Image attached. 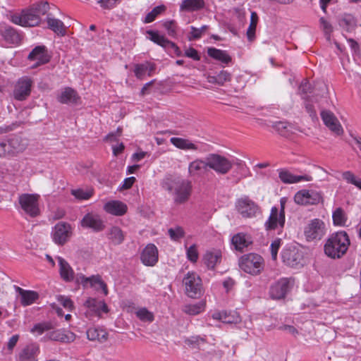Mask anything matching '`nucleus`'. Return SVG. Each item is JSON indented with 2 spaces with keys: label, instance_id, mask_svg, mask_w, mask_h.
I'll return each instance as SVG.
<instances>
[{
  "label": "nucleus",
  "instance_id": "nucleus-1",
  "mask_svg": "<svg viewBox=\"0 0 361 361\" xmlns=\"http://www.w3.org/2000/svg\"><path fill=\"white\" fill-rule=\"evenodd\" d=\"M161 188L172 196L175 204L187 202L192 194V182L180 176L168 174L160 182Z\"/></svg>",
  "mask_w": 361,
  "mask_h": 361
},
{
  "label": "nucleus",
  "instance_id": "nucleus-2",
  "mask_svg": "<svg viewBox=\"0 0 361 361\" xmlns=\"http://www.w3.org/2000/svg\"><path fill=\"white\" fill-rule=\"evenodd\" d=\"M350 239L346 232L339 231L332 234L324 245L325 254L332 258H341L348 250Z\"/></svg>",
  "mask_w": 361,
  "mask_h": 361
},
{
  "label": "nucleus",
  "instance_id": "nucleus-3",
  "mask_svg": "<svg viewBox=\"0 0 361 361\" xmlns=\"http://www.w3.org/2000/svg\"><path fill=\"white\" fill-rule=\"evenodd\" d=\"M240 269L252 276L260 274L264 269V260L259 255L249 253L243 255L238 260Z\"/></svg>",
  "mask_w": 361,
  "mask_h": 361
},
{
  "label": "nucleus",
  "instance_id": "nucleus-4",
  "mask_svg": "<svg viewBox=\"0 0 361 361\" xmlns=\"http://www.w3.org/2000/svg\"><path fill=\"white\" fill-rule=\"evenodd\" d=\"M185 294L191 298H198L204 293L202 280L194 271H189L183 279Z\"/></svg>",
  "mask_w": 361,
  "mask_h": 361
},
{
  "label": "nucleus",
  "instance_id": "nucleus-5",
  "mask_svg": "<svg viewBox=\"0 0 361 361\" xmlns=\"http://www.w3.org/2000/svg\"><path fill=\"white\" fill-rule=\"evenodd\" d=\"M209 169L219 175L227 174L233 166V161L219 154L212 153L207 156Z\"/></svg>",
  "mask_w": 361,
  "mask_h": 361
},
{
  "label": "nucleus",
  "instance_id": "nucleus-6",
  "mask_svg": "<svg viewBox=\"0 0 361 361\" xmlns=\"http://www.w3.org/2000/svg\"><path fill=\"white\" fill-rule=\"evenodd\" d=\"M39 197L37 194H22L18 197L20 208L30 217H36L39 213Z\"/></svg>",
  "mask_w": 361,
  "mask_h": 361
},
{
  "label": "nucleus",
  "instance_id": "nucleus-7",
  "mask_svg": "<svg viewBox=\"0 0 361 361\" xmlns=\"http://www.w3.org/2000/svg\"><path fill=\"white\" fill-rule=\"evenodd\" d=\"M285 224V201L281 200V209L279 211L276 207L271 209L268 220L265 222L266 230H275L278 227L283 228Z\"/></svg>",
  "mask_w": 361,
  "mask_h": 361
},
{
  "label": "nucleus",
  "instance_id": "nucleus-8",
  "mask_svg": "<svg viewBox=\"0 0 361 361\" xmlns=\"http://www.w3.org/2000/svg\"><path fill=\"white\" fill-rule=\"evenodd\" d=\"M11 21L16 24L24 27H34L38 25L41 22V18L37 13H35V10L30 7L24 10L20 14L12 16Z\"/></svg>",
  "mask_w": 361,
  "mask_h": 361
},
{
  "label": "nucleus",
  "instance_id": "nucleus-9",
  "mask_svg": "<svg viewBox=\"0 0 361 361\" xmlns=\"http://www.w3.org/2000/svg\"><path fill=\"white\" fill-rule=\"evenodd\" d=\"M325 234V224L319 219L311 220L304 228V235L307 241L320 240Z\"/></svg>",
  "mask_w": 361,
  "mask_h": 361
},
{
  "label": "nucleus",
  "instance_id": "nucleus-10",
  "mask_svg": "<svg viewBox=\"0 0 361 361\" xmlns=\"http://www.w3.org/2000/svg\"><path fill=\"white\" fill-rule=\"evenodd\" d=\"M72 235V227L66 222L56 224L51 231L53 241L59 245H64Z\"/></svg>",
  "mask_w": 361,
  "mask_h": 361
},
{
  "label": "nucleus",
  "instance_id": "nucleus-11",
  "mask_svg": "<svg viewBox=\"0 0 361 361\" xmlns=\"http://www.w3.org/2000/svg\"><path fill=\"white\" fill-rule=\"evenodd\" d=\"M322 200V194L313 190H301L294 196L295 202L300 205L317 204Z\"/></svg>",
  "mask_w": 361,
  "mask_h": 361
},
{
  "label": "nucleus",
  "instance_id": "nucleus-12",
  "mask_svg": "<svg viewBox=\"0 0 361 361\" xmlns=\"http://www.w3.org/2000/svg\"><path fill=\"white\" fill-rule=\"evenodd\" d=\"M283 262L293 268H300L303 266L302 252L295 247H288L283 250L281 253Z\"/></svg>",
  "mask_w": 361,
  "mask_h": 361
},
{
  "label": "nucleus",
  "instance_id": "nucleus-13",
  "mask_svg": "<svg viewBox=\"0 0 361 361\" xmlns=\"http://www.w3.org/2000/svg\"><path fill=\"white\" fill-rule=\"evenodd\" d=\"M293 283L287 278H282L272 284L270 287V296L273 299L279 300L283 298L290 291Z\"/></svg>",
  "mask_w": 361,
  "mask_h": 361
},
{
  "label": "nucleus",
  "instance_id": "nucleus-14",
  "mask_svg": "<svg viewBox=\"0 0 361 361\" xmlns=\"http://www.w3.org/2000/svg\"><path fill=\"white\" fill-rule=\"evenodd\" d=\"M32 81L27 77L20 78L16 83L13 97L18 101H23L30 94Z\"/></svg>",
  "mask_w": 361,
  "mask_h": 361
},
{
  "label": "nucleus",
  "instance_id": "nucleus-15",
  "mask_svg": "<svg viewBox=\"0 0 361 361\" xmlns=\"http://www.w3.org/2000/svg\"><path fill=\"white\" fill-rule=\"evenodd\" d=\"M77 280L85 288L90 286L91 288H93L96 290L102 289L105 295L108 294L106 284L104 283V281H102L101 276L98 274L92 275L90 277H87L82 274L78 275Z\"/></svg>",
  "mask_w": 361,
  "mask_h": 361
},
{
  "label": "nucleus",
  "instance_id": "nucleus-16",
  "mask_svg": "<svg viewBox=\"0 0 361 361\" xmlns=\"http://www.w3.org/2000/svg\"><path fill=\"white\" fill-rule=\"evenodd\" d=\"M238 212L244 218H252L258 212V206L252 200L244 198L238 200L236 203Z\"/></svg>",
  "mask_w": 361,
  "mask_h": 361
},
{
  "label": "nucleus",
  "instance_id": "nucleus-17",
  "mask_svg": "<svg viewBox=\"0 0 361 361\" xmlns=\"http://www.w3.org/2000/svg\"><path fill=\"white\" fill-rule=\"evenodd\" d=\"M321 117L325 126L329 128L330 130L337 135L343 133V128L334 113L329 110H323L321 112Z\"/></svg>",
  "mask_w": 361,
  "mask_h": 361
},
{
  "label": "nucleus",
  "instance_id": "nucleus-18",
  "mask_svg": "<svg viewBox=\"0 0 361 361\" xmlns=\"http://www.w3.org/2000/svg\"><path fill=\"white\" fill-rule=\"evenodd\" d=\"M209 170L207 157L196 159L188 164V175L191 178L200 177Z\"/></svg>",
  "mask_w": 361,
  "mask_h": 361
},
{
  "label": "nucleus",
  "instance_id": "nucleus-19",
  "mask_svg": "<svg viewBox=\"0 0 361 361\" xmlns=\"http://www.w3.org/2000/svg\"><path fill=\"white\" fill-rule=\"evenodd\" d=\"M39 348L37 344L31 343L22 348L16 355V361H37Z\"/></svg>",
  "mask_w": 361,
  "mask_h": 361
},
{
  "label": "nucleus",
  "instance_id": "nucleus-20",
  "mask_svg": "<svg viewBox=\"0 0 361 361\" xmlns=\"http://www.w3.org/2000/svg\"><path fill=\"white\" fill-rule=\"evenodd\" d=\"M141 262L146 266L152 267L158 262V250L154 244H148L140 255Z\"/></svg>",
  "mask_w": 361,
  "mask_h": 361
},
{
  "label": "nucleus",
  "instance_id": "nucleus-21",
  "mask_svg": "<svg viewBox=\"0 0 361 361\" xmlns=\"http://www.w3.org/2000/svg\"><path fill=\"white\" fill-rule=\"evenodd\" d=\"M80 224L82 227L91 228L96 232L101 231L104 228V223L100 217L91 213L84 216L80 221Z\"/></svg>",
  "mask_w": 361,
  "mask_h": 361
},
{
  "label": "nucleus",
  "instance_id": "nucleus-22",
  "mask_svg": "<svg viewBox=\"0 0 361 361\" xmlns=\"http://www.w3.org/2000/svg\"><path fill=\"white\" fill-rule=\"evenodd\" d=\"M84 306L91 314L100 317L102 312H108V307L104 300L89 298L84 303Z\"/></svg>",
  "mask_w": 361,
  "mask_h": 361
},
{
  "label": "nucleus",
  "instance_id": "nucleus-23",
  "mask_svg": "<svg viewBox=\"0 0 361 361\" xmlns=\"http://www.w3.org/2000/svg\"><path fill=\"white\" fill-rule=\"evenodd\" d=\"M0 35L10 44H17L20 41V36L11 26L6 24L0 25Z\"/></svg>",
  "mask_w": 361,
  "mask_h": 361
},
{
  "label": "nucleus",
  "instance_id": "nucleus-24",
  "mask_svg": "<svg viewBox=\"0 0 361 361\" xmlns=\"http://www.w3.org/2000/svg\"><path fill=\"white\" fill-rule=\"evenodd\" d=\"M46 52L44 46H37L29 54L28 59L31 61H37L34 65L35 67L45 64L49 61V57Z\"/></svg>",
  "mask_w": 361,
  "mask_h": 361
},
{
  "label": "nucleus",
  "instance_id": "nucleus-25",
  "mask_svg": "<svg viewBox=\"0 0 361 361\" xmlns=\"http://www.w3.org/2000/svg\"><path fill=\"white\" fill-rule=\"evenodd\" d=\"M104 209L109 214L122 216L127 212V205L121 201L112 200L106 203Z\"/></svg>",
  "mask_w": 361,
  "mask_h": 361
},
{
  "label": "nucleus",
  "instance_id": "nucleus-26",
  "mask_svg": "<svg viewBox=\"0 0 361 361\" xmlns=\"http://www.w3.org/2000/svg\"><path fill=\"white\" fill-rule=\"evenodd\" d=\"M279 178L283 183L286 184L295 183L300 181H311L312 180V176L309 175L295 176L287 170H281L279 171Z\"/></svg>",
  "mask_w": 361,
  "mask_h": 361
},
{
  "label": "nucleus",
  "instance_id": "nucleus-27",
  "mask_svg": "<svg viewBox=\"0 0 361 361\" xmlns=\"http://www.w3.org/2000/svg\"><path fill=\"white\" fill-rule=\"evenodd\" d=\"M79 97L75 90L66 87L61 90L57 97V100L61 104H75Z\"/></svg>",
  "mask_w": 361,
  "mask_h": 361
},
{
  "label": "nucleus",
  "instance_id": "nucleus-28",
  "mask_svg": "<svg viewBox=\"0 0 361 361\" xmlns=\"http://www.w3.org/2000/svg\"><path fill=\"white\" fill-rule=\"evenodd\" d=\"M222 255L219 250L207 251L204 257L203 261L209 269H214L215 267L221 262Z\"/></svg>",
  "mask_w": 361,
  "mask_h": 361
},
{
  "label": "nucleus",
  "instance_id": "nucleus-29",
  "mask_svg": "<svg viewBox=\"0 0 361 361\" xmlns=\"http://www.w3.org/2000/svg\"><path fill=\"white\" fill-rule=\"evenodd\" d=\"M49 338L52 341L69 343L73 341L75 336L69 331L58 329L50 332L48 335Z\"/></svg>",
  "mask_w": 361,
  "mask_h": 361
},
{
  "label": "nucleus",
  "instance_id": "nucleus-30",
  "mask_svg": "<svg viewBox=\"0 0 361 361\" xmlns=\"http://www.w3.org/2000/svg\"><path fill=\"white\" fill-rule=\"evenodd\" d=\"M171 143L176 147L182 150H198V146L191 140L185 138L173 137L170 139Z\"/></svg>",
  "mask_w": 361,
  "mask_h": 361
},
{
  "label": "nucleus",
  "instance_id": "nucleus-31",
  "mask_svg": "<svg viewBox=\"0 0 361 361\" xmlns=\"http://www.w3.org/2000/svg\"><path fill=\"white\" fill-rule=\"evenodd\" d=\"M155 68V65L149 62L136 64L134 68V73L137 79L142 80L146 74L150 76Z\"/></svg>",
  "mask_w": 361,
  "mask_h": 361
},
{
  "label": "nucleus",
  "instance_id": "nucleus-32",
  "mask_svg": "<svg viewBox=\"0 0 361 361\" xmlns=\"http://www.w3.org/2000/svg\"><path fill=\"white\" fill-rule=\"evenodd\" d=\"M59 272L61 278L66 281H71L74 279V271L69 264L61 257H58Z\"/></svg>",
  "mask_w": 361,
  "mask_h": 361
},
{
  "label": "nucleus",
  "instance_id": "nucleus-33",
  "mask_svg": "<svg viewBox=\"0 0 361 361\" xmlns=\"http://www.w3.org/2000/svg\"><path fill=\"white\" fill-rule=\"evenodd\" d=\"M215 319H219L226 324H237L240 321L239 314L236 312H216L212 315Z\"/></svg>",
  "mask_w": 361,
  "mask_h": 361
},
{
  "label": "nucleus",
  "instance_id": "nucleus-34",
  "mask_svg": "<svg viewBox=\"0 0 361 361\" xmlns=\"http://www.w3.org/2000/svg\"><path fill=\"white\" fill-rule=\"evenodd\" d=\"M9 140L14 156L23 152L27 146V140L18 135L10 136Z\"/></svg>",
  "mask_w": 361,
  "mask_h": 361
},
{
  "label": "nucleus",
  "instance_id": "nucleus-35",
  "mask_svg": "<svg viewBox=\"0 0 361 361\" xmlns=\"http://www.w3.org/2000/svg\"><path fill=\"white\" fill-rule=\"evenodd\" d=\"M338 24L346 32H351L357 27V20L353 15L344 13L340 18Z\"/></svg>",
  "mask_w": 361,
  "mask_h": 361
},
{
  "label": "nucleus",
  "instance_id": "nucleus-36",
  "mask_svg": "<svg viewBox=\"0 0 361 361\" xmlns=\"http://www.w3.org/2000/svg\"><path fill=\"white\" fill-rule=\"evenodd\" d=\"M47 23L48 27L57 35L62 36L66 35V27L61 20L50 17L49 14L47 18Z\"/></svg>",
  "mask_w": 361,
  "mask_h": 361
},
{
  "label": "nucleus",
  "instance_id": "nucleus-37",
  "mask_svg": "<svg viewBox=\"0 0 361 361\" xmlns=\"http://www.w3.org/2000/svg\"><path fill=\"white\" fill-rule=\"evenodd\" d=\"M20 295L21 303L24 306L32 304L39 297L38 293L32 290H25L20 287L16 288Z\"/></svg>",
  "mask_w": 361,
  "mask_h": 361
},
{
  "label": "nucleus",
  "instance_id": "nucleus-38",
  "mask_svg": "<svg viewBox=\"0 0 361 361\" xmlns=\"http://www.w3.org/2000/svg\"><path fill=\"white\" fill-rule=\"evenodd\" d=\"M204 0H183L180 5V11H195L204 7Z\"/></svg>",
  "mask_w": 361,
  "mask_h": 361
},
{
  "label": "nucleus",
  "instance_id": "nucleus-39",
  "mask_svg": "<svg viewBox=\"0 0 361 361\" xmlns=\"http://www.w3.org/2000/svg\"><path fill=\"white\" fill-rule=\"evenodd\" d=\"M232 244L237 250H243L251 243L250 238L245 234L239 233L233 236L231 239Z\"/></svg>",
  "mask_w": 361,
  "mask_h": 361
},
{
  "label": "nucleus",
  "instance_id": "nucleus-40",
  "mask_svg": "<svg viewBox=\"0 0 361 361\" xmlns=\"http://www.w3.org/2000/svg\"><path fill=\"white\" fill-rule=\"evenodd\" d=\"M206 301L201 300L195 304H188L183 307L182 310L189 315H197L205 310Z\"/></svg>",
  "mask_w": 361,
  "mask_h": 361
},
{
  "label": "nucleus",
  "instance_id": "nucleus-41",
  "mask_svg": "<svg viewBox=\"0 0 361 361\" xmlns=\"http://www.w3.org/2000/svg\"><path fill=\"white\" fill-rule=\"evenodd\" d=\"M107 333L102 329L89 328L87 331V337L90 341H98L101 343L107 340Z\"/></svg>",
  "mask_w": 361,
  "mask_h": 361
},
{
  "label": "nucleus",
  "instance_id": "nucleus-42",
  "mask_svg": "<svg viewBox=\"0 0 361 361\" xmlns=\"http://www.w3.org/2000/svg\"><path fill=\"white\" fill-rule=\"evenodd\" d=\"M207 54L210 57L220 61L224 63H228L231 60V58L226 51L218 49L214 47L209 48L207 50Z\"/></svg>",
  "mask_w": 361,
  "mask_h": 361
},
{
  "label": "nucleus",
  "instance_id": "nucleus-43",
  "mask_svg": "<svg viewBox=\"0 0 361 361\" xmlns=\"http://www.w3.org/2000/svg\"><path fill=\"white\" fill-rule=\"evenodd\" d=\"M147 34L149 36L150 40L165 49L169 48V46H173L171 41L166 39L164 36L159 35L157 32L149 30Z\"/></svg>",
  "mask_w": 361,
  "mask_h": 361
},
{
  "label": "nucleus",
  "instance_id": "nucleus-44",
  "mask_svg": "<svg viewBox=\"0 0 361 361\" xmlns=\"http://www.w3.org/2000/svg\"><path fill=\"white\" fill-rule=\"evenodd\" d=\"M108 238L114 245H120L124 240V234L122 230L118 226H113L109 229Z\"/></svg>",
  "mask_w": 361,
  "mask_h": 361
},
{
  "label": "nucleus",
  "instance_id": "nucleus-45",
  "mask_svg": "<svg viewBox=\"0 0 361 361\" xmlns=\"http://www.w3.org/2000/svg\"><path fill=\"white\" fill-rule=\"evenodd\" d=\"M14 157L9 137L0 141V157Z\"/></svg>",
  "mask_w": 361,
  "mask_h": 361
},
{
  "label": "nucleus",
  "instance_id": "nucleus-46",
  "mask_svg": "<svg viewBox=\"0 0 361 361\" xmlns=\"http://www.w3.org/2000/svg\"><path fill=\"white\" fill-rule=\"evenodd\" d=\"M258 22V16L256 12L251 13L250 23L247 30V36L250 41H252L255 37L257 24Z\"/></svg>",
  "mask_w": 361,
  "mask_h": 361
},
{
  "label": "nucleus",
  "instance_id": "nucleus-47",
  "mask_svg": "<svg viewBox=\"0 0 361 361\" xmlns=\"http://www.w3.org/2000/svg\"><path fill=\"white\" fill-rule=\"evenodd\" d=\"M165 10L166 7L164 5L154 7L149 13L147 14L144 22L145 23H152L155 20L157 16L163 13Z\"/></svg>",
  "mask_w": 361,
  "mask_h": 361
},
{
  "label": "nucleus",
  "instance_id": "nucleus-48",
  "mask_svg": "<svg viewBox=\"0 0 361 361\" xmlns=\"http://www.w3.org/2000/svg\"><path fill=\"white\" fill-rule=\"evenodd\" d=\"M333 221L335 225L343 226L346 221V217L341 208H337L332 215Z\"/></svg>",
  "mask_w": 361,
  "mask_h": 361
},
{
  "label": "nucleus",
  "instance_id": "nucleus-49",
  "mask_svg": "<svg viewBox=\"0 0 361 361\" xmlns=\"http://www.w3.org/2000/svg\"><path fill=\"white\" fill-rule=\"evenodd\" d=\"M52 329V325L50 322H43L36 324L31 329V332L37 334V335H41L44 331H49Z\"/></svg>",
  "mask_w": 361,
  "mask_h": 361
},
{
  "label": "nucleus",
  "instance_id": "nucleus-50",
  "mask_svg": "<svg viewBox=\"0 0 361 361\" xmlns=\"http://www.w3.org/2000/svg\"><path fill=\"white\" fill-rule=\"evenodd\" d=\"M32 9L35 10V13L40 16L45 15L49 10V5L47 1H41L38 4H33L31 6Z\"/></svg>",
  "mask_w": 361,
  "mask_h": 361
},
{
  "label": "nucleus",
  "instance_id": "nucleus-51",
  "mask_svg": "<svg viewBox=\"0 0 361 361\" xmlns=\"http://www.w3.org/2000/svg\"><path fill=\"white\" fill-rule=\"evenodd\" d=\"M137 317L142 322H151L154 320L153 314L146 308H140L136 312Z\"/></svg>",
  "mask_w": 361,
  "mask_h": 361
},
{
  "label": "nucleus",
  "instance_id": "nucleus-52",
  "mask_svg": "<svg viewBox=\"0 0 361 361\" xmlns=\"http://www.w3.org/2000/svg\"><path fill=\"white\" fill-rule=\"evenodd\" d=\"M71 194L78 200H87L92 195V190H73Z\"/></svg>",
  "mask_w": 361,
  "mask_h": 361
},
{
  "label": "nucleus",
  "instance_id": "nucleus-53",
  "mask_svg": "<svg viewBox=\"0 0 361 361\" xmlns=\"http://www.w3.org/2000/svg\"><path fill=\"white\" fill-rule=\"evenodd\" d=\"M208 29L207 25H202L200 28H196L193 26L191 27V37L190 40L200 39L202 34H204Z\"/></svg>",
  "mask_w": 361,
  "mask_h": 361
},
{
  "label": "nucleus",
  "instance_id": "nucleus-54",
  "mask_svg": "<svg viewBox=\"0 0 361 361\" xmlns=\"http://www.w3.org/2000/svg\"><path fill=\"white\" fill-rule=\"evenodd\" d=\"M319 23H320V27L322 29V30L324 31L325 35H326L327 37L329 38L330 34L333 31L332 25L324 17H321L319 18Z\"/></svg>",
  "mask_w": 361,
  "mask_h": 361
},
{
  "label": "nucleus",
  "instance_id": "nucleus-55",
  "mask_svg": "<svg viewBox=\"0 0 361 361\" xmlns=\"http://www.w3.org/2000/svg\"><path fill=\"white\" fill-rule=\"evenodd\" d=\"M170 238L173 240H178L183 238L184 231L181 227H176L175 228H169L168 231Z\"/></svg>",
  "mask_w": 361,
  "mask_h": 361
},
{
  "label": "nucleus",
  "instance_id": "nucleus-56",
  "mask_svg": "<svg viewBox=\"0 0 361 361\" xmlns=\"http://www.w3.org/2000/svg\"><path fill=\"white\" fill-rule=\"evenodd\" d=\"M274 128L283 136H287L289 132L288 128L290 126L284 122H277L274 125Z\"/></svg>",
  "mask_w": 361,
  "mask_h": 361
},
{
  "label": "nucleus",
  "instance_id": "nucleus-57",
  "mask_svg": "<svg viewBox=\"0 0 361 361\" xmlns=\"http://www.w3.org/2000/svg\"><path fill=\"white\" fill-rule=\"evenodd\" d=\"M163 26L167 30L169 36L175 37L176 35V24L174 20L166 21L164 23Z\"/></svg>",
  "mask_w": 361,
  "mask_h": 361
},
{
  "label": "nucleus",
  "instance_id": "nucleus-58",
  "mask_svg": "<svg viewBox=\"0 0 361 361\" xmlns=\"http://www.w3.org/2000/svg\"><path fill=\"white\" fill-rule=\"evenodd\" d=\"M187 257L192 262L197 261L198 252L195 245H192L187 249Z\"/></svg>",
  "mask_w": 361,
  "mask_h": 361
},
{
  "label": "nucleus",
  "instance_id": "nucleus-59",
  "mask_svg": "<svg viewBox=\"0 0 361 361\" xmlns=\"http://www.w3.org/2000/svg\"><path fill=\"white\" fill-rule=\"evenodd\" d=\"M217 75V85H223L231 79V74L226 71H221Z\"/></svg>",
  "mask_w": 361,
  "mask_h": 361
},
{
  "label": "nucleus",
  "instance_id": "nucleus-60",
  "mask_svg": "<svg viewBox=\"0 0 361 361\" xmlns=\"http://www.w3.org/2000/svg\"><path fill=\"white\" fill-rule=\"evenodd\" d=\"M57 301L68 310H71L73 306L71 300L69 298L63 295H58Z\"/></svg>",
  "mask_w": 361,
  "mask_h": 361
},
{
  "label": "nucleus",
  "instance_id": "nucleus-61",
  "mask_svg": "<svg viewBox=\"0 0 361 361\" xmlns=\"http://www.w3.org/2000/svg\"><path fill=\"white\" fill-rule=\"evenodd\" d=\"M302 99H305V106L310 116L312 117L315 116L316 111L313 105L310 103L312 100L310 99L309 97H302Z\"/></svg>",
  "mask_w": 361,
  "mask_h": 361
},
{
  "label": "nucleus",
  "instance_id": "nucleus-62",
  "mask_svg": "<svg viewBox=\"0 0 361 361\" xmlns=\"http://www.w3.org/2000/svg\"><path fill=\"white\" fill-rule=\"evenodd\" d=\"M311 89H312V87H311L310 83L309 82L305 80L301 82V84L299 87V92H300V94H302V97H307L306 94L308 92H311Z\"/></svg>",
  "mask_w": 361,
  "mask_h": 361
},
{
  "label": "nucleus",
  "instance_id": "nucleus-63",
  "mask_svg": "<svg viewBox=\"0 0 361 361\" xmlns=\"http://www.w3.org/2000/svg\"><path fill=\"white\" fill-rule=\"evenodd\" d=\"M281 240L277 239L272 242L270 246L271 257L273 259H276L277 257L278 250L280 247Z\"/></svg>",
  "mask_w": 361,
  "mask_h": 361
},
{
  "label": "nucleus",
  "instance_id": "nucleus-64",
  "mask_svg": "<svg viewBox=\"0 0 361 361\" xmlns=\"http://www.w3.org/2000/svg\"><path fill=\"white\" fill-rule=\"evenodd\" d=\"M343 178L348 183L354 185L357 178L351 171H345L342 174Z\"/></svg>",
  "mask_w": 361,
  "mask_h": 361
}]
</instances>
